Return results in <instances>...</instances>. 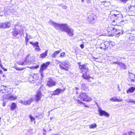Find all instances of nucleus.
<instances>
[{
    "label": "nucleus",
    "instance_id": "nucleus-1",
    "mask_svg": "<svg viewBox=\"0 0 135 135\" xmlns=\"http://www.w3.org/2000/svg\"><path fill=\"white\" fill-rule=\"evenodd\" d=\"M48 23L53 26L57 30L65 31L70 37H72L74 34V30L68 26L66 24H59L51 20H50Z\"/></svg>",
    "mask_w": 135,
    "mask_h": 135
},
{
    "label": "nucleus",
    "instance_id": "nucleus-2",
    "mask_svg": "<svg viewBox=\"0 0 135 135\" xmlns=\"http://www.w3.org/2000/svg\"><path fill=\"white\" fill-rule=\"evenodd\" d=\"M34 59L35 58L33 56H30L28 54L27 56L26 59H22L18 61V64L22 65H25L27 64H29L34 62Z\"/></svg>",
    "mask_w": 135,
    "mask_h": 135
},
{
    "label": "nucleus",
    "instance_id": "nucleus-3",
    "mask_svg": "<svg viewBox=\"0 0 135 135\" xmlns=\"http://www.w3.org/2000/svg\"><path fill=\"white\" fill-rule=\"evenodd\" d=\"M79 98L84 101L89 102L92 100V98L91 97H88L85 93L82 92L79 96Z\"/></svg>",
    "mask_w": 135,
    "mask_h": 135
},
{
    "label": "nucleus",
    "instance_id": "nucleus-4",
    "mask_svg": "<svg viewBox=\"0 0 135 135\" xmlns=\"http://www.w3.org/2000/svg\"><path fill=\"white\" fill-rule=\"evenodd\" d=\"M62 64H60L59 66L60 68L62 70H68V68L70 66V64L67 61H65L61 63Z\"/></svg>",
    "mask_w": 135,
    "mask_h": 135
},
{
    "label": "nucleus",
    "instance_id": "nucleus-5",
    "mask_svg": "<svg viewBox=\"0 0 135 135\" xmlns=\"http://www.w3.org/2000/svg\"><path fill=\"white\" fill-rule=\"evenodd\" d=\"M11 26V22H10L7 21L5 22L0 23V28H9Z\"/></svg>",
    "mask_w": 135,
    "mask_h": 135
},
{
    "label": "nucleus",
    "instance_id": "nucleus-6",
    "mask_svg": "<svg viewBox=\"0 0 135 135\" xmlns=\"http://www.w3.org/2000/svg\"><path fill=\"white\" fill-rule=\"evenodd\" d=\"M11 89L10 88H9L8 86L2 85L1 86L0 88V93H7L8 94H9L10 93H8L9 89Z\"/></svg>",
    "mask_w": 135,
    "mask_h": 135
},
{
    "label": "nucleus",
    "instance_id": "nucleus-7",
    "mask_svg": "<svg viewBox=\"0 0 135 135\" xmlns=\"http://www.w3.org/2000/svg\"><path fill=\"white\" fill-rule=\"evenodd\" d=\"M98 113L100 116H104L107 117H108L110 114L104 110L102 109L101 108H99L98 110Z\"/></svg>",
    "mask_w": 135,
    "mask_h": 135
},
{
    "label": "nucleus",
    "instance_id": "nucleus-8",
    "mask_svg": "<svg viewBox=\"0 0 135 135\" xmlns=\"http://www.w3.org/2000/svg\"><path fill=\"white\" fill-rule=\"evenodd\" d=\"M47 85L48 86L52 87L56 85V82L52 79L51 78H49L47 83Z\"/></svg>",
    "mask_w": 135,
    "mask_h": 135
},
{
    "label": "nucleus",
    "instance_id": "nucleus-9",
    "mask_svg": "<svg viewBox=\"0 0 135 135\" xmlns=\"http://www.w3.org/2000/svg\"><path fill=\"white\" fill-rule=\"evenodd\" d=\"M96 18V16L94 14L92 13L88 16L87 18L88 21L90 23H93L95 21Z\"/></svg>",
    "mask_w": 135,
    "mask_h": 135
},
{
    "label": "nucleus",
    "instance_id": "nucleus-10",
    "mask_svg": "<svg viewBox=\"0 0 135 135\" xmlns=\"http://www.w3.org/2000/svg\"><path fill=\"white\" fill-rule=\"evenodd\" d=\"M15 30L12 32V35L14 36H16L19 34H22L23 31L22 30H20L14 28Z\"/></svg>",
    "mask_w": 135,
    "mask_h": 135
},
{
    "label": "nucleus",
    "instance_id": "nucleus-11",
    "mask_svg": "<svg viewBox=\"0 0 135 135\" xmlns=\"http://www.w3.org/2000/svg\"><path fill=\"white\" fill-rule=\"evenodd\" d=\"M37 74H34L33 76H31L29 79V81L31 83H33V82L38 80V77L37 76Z\"/></svg>",
    "mask_w": 135,
    "mask_h": 135
},
{
    "label": "nucleus",
    "instance_id": "nucleus-12",
    "mask_svg": "<svg viewBox=\"0 0 135 135\" xmlns=\"http://www.w3.org/2000/svg\"><path fill=\"white\" fill-rule=\"evenodd\" d=\"M127 10H128L129 12H131L132 14L135 13V5H131L128 6Z\"/></svg>",
    "mask_w": 135,
    "mask_h": 135
},
{
    "label": "nucleus",
    "instance_id": "nucleus-13",
    "mask_svg": "<svg viewBox=\"0 0 135 135\" xmlns=\"http://www.w3.org/2000/svg\"><path fill=\"white\" fill-rule=\"evenodd\" d=\"M50 63L49 62H46L45 63H44L42 65L40 68V71H43L44 70L46 69L48 66L50 64Z\"/></svg>",
    "mask_w": 135,
    "mask_h": 135
},
{
    "label": "nucleus",
    "instance_id": "nucleus-14",
    "mask_svg": "<svg viewBox=\"0 0 135 135\" xmlns=\"http://www.w3.org/2000/svg\"><path fill=\"white\" fill-rule=\"evenodd\" d=\"M42 93L39 90L36 95V101H39L41 99V98L42 97Z\"/></svg>",
    "mask_w": 135,
    "mask_h": 135
},
{
    "label": "nucleus",
    "instance_id": "nucleus-15",
    "mask_svg": "<svg viewBox=\"0 0 135 135\" xmlns=\"http://www.w3.org/2000/svg\"><path fill=\"white\" fill-rule=\"evenodd\" d=\"M64 91V90H62V89L60 88L57 89L53 92V93L52 95H59L60 93H62Z\"/></svg>",
    "mask_w": 135,
    "mask_h": 135
},
{
    "label": "nucleus",
    "instance_id": "nucleus-16",
    "mask_svg": "<svg viewBox=\"0 0 135 135\" xmlns=\"http://www.w3.org/2000/svg\"><path fill=\"white\" fill-rule=\"evenodd\" d=\"M104 44L105 45V47H106V49H109L111 47V46L110 45H111L112 46H112L113 45V44L112 43V42L111 41L110 42H109L108 41H105L104 42Z\"/></svg>",
    "mask_w": 135,
    "mask_h": 135
},
{
    "label": "nucleus",
    "instance_id": "nucleus-17",
    "mask_svg": "<svg viewBox=\"0 0 135 135\" xmlns=\"http://www.w3.org/2000/svg\"><path fill=\"white\" fill-rule=\"evenodd\" d=\"M87 64H85L80 65V69L81 70L83 69L86 71V72H88V69L86 66Z\"/></svg>",
    "mask_w": 135,
    "mask_h": 135
},
{
    "label": "nucleus",
    "instance_id": "nucleus-18",
    "mask_svg": "<svg viewBox=\"0 0 135 135\" xmlns=\"http://www.w3.org/2000/svg\"><path fill=\"white\" fill-rule=\"evenodd\" d=\"M110 100L113 102H121L123 101V99L122 98L119 99L117 98L116 97H113L111 98Z\"/></svg>",
    "mask_w": 135,
    "mask_h": 135
},
{
    "label": "nucleus",
    "instance_id": "nucleus-19",
    "mask_svg": "<svg viewBox=\"0 0 135 135\" xmlns=\"http://www.w3.org/2000/svg\"><path fill=\"white\" fill-rule=\"evenodd\" d=\"M129 76V79L132 82H135V75L132 73H131Z\"/></svg>",
    "mask_w": 135,
    "mask_h": 135
},
{
    "label": "nucleus",
    "instance_id": "nucleus-20",
    "mask_svg": "<svg viewBox=\"0 0 135 135\" xmlns=\"http://www.w3.org/2000/svg\"><path fill=\"white\" fill-rule=\"evenodd\" d=\"M118 65L121 68L124 69H126V65L122 62H119Z\"/></svg>",
    "mask_w": 135,
    "mask_h": 135
},
{
    "label": "nucleus",
    "instance_id": "nucleus-21",
    "mask_svg": "<svg viewBox=\"0 0 135 135\" xmlns=\"http://www.w3.org/2000/svg\"><path fill=\"white\" fill-rule=\"evenodd\" d=\"M109 29L111 30V32L113 33H116L117 32V29L113 26L108 27V30H109Z\"/></svg>",
    "mask_w": 135,
    "mask_h": 135
},
{
    "label": "nucleus",
    "instance_id": "nucleus-22",
    "mask_svg": "<svg viewBox=\"0 0 135 135\" xmlns=\"http://www.w3.org/2000/svg\"><path fill=\"white\" fill-rule=\"evenodd\" d=\"M113 16L116 19V20L117 21L121 19L122 16L121 14H114Z\"/></svg>",
    "mask_w": 135,
    "mask_h": 135
},
{
    "label": "nucleus",
    "instance_id": "nucleus-23",
    "mask_svg": "<svg viewBox=\"0 0 135 135\" xmlns=\"http://www.w3.org/2000/svg\"><path fill=\"white\" fill-rule=\"evenodd\" d=\"M135 90V88L133 87H131L127 90V93H133Z\"/></svg>",
    "mask_w": 135,
    "mask_h": 135
},
{
    "label": "nucleus",
    "instance_id": "nucleus-24",
    "mask_svg": "<svg viewBox=\"0 0 135 135\" xmlns=\"http://www.w3.org/2000/svg\"><path fill=\"white\" fill-rule=\"evenodd\" d=\"M61 51V50H60L57 51H56L54 52L52 55V57L53 58L55 57L57 55L59 54L60 53Z\"/></svg>",
    "mask_w": 135,
    "mask_h": 135
},
{
    "label": "nucleus",
    "instance_id": "nucleus-25",
    "mask_svg": "<svg viewBox=\"0 0 135 135\" xmlns=\"http://www.w3.org/2000/svg\"><path fill=\"white\" fill-rule=\"evenodd\" d=\"M82 77L83 78L86 79H88L89 78H91L89 75H88L87 74L86 72H85V74H83Z\"/></svg>",
    "mask_w": 135,
    "mask_h": 135
},
{
    "label": "nucleus",
    "instance_id": "nucleus-26",
    "mask_svg": "<svg viewBox=\"0 0 135 135\" xmlns=\"http://www.w3.org/2000/svg\"><path fill=\"white\" fill-rule=\"evenodd\" d=\"M33 101L32 98H30L28 100L25 101V105H28L31 104Z\"/></svg>",
    "mask_w": 135,
    "mask_h": 135
},
{
    "label": "nucleus",
    "instance_id": "nucleus-27",
    "mask_svg": "<svg viewBox=\"0 0 135 135\" xmlns=\"http://www.w3.org/2000/svg\"><path fill=\"white\" fill-rule=\"evenodd\" d=\"M17 97H14L13 95H9L8 97V99L10 100H15L16 99Z\"/></svg>",
    "mask_w": 135,
    "mask_h": 135
},
{
    "label": "nucleus",
    "instance_id": "nucleus-28",
    "mask_svg": "<svg viewBox=\"0 0 135 135\" xmlns=\"http://www.w3.org/2000/svg\"><path fill=\"white\" fill-rule=\"evenodd\" d=\"M81 89L83 90H86L87 89V86H86V84L84 83H81Z\"/></svg>",
    "mask_w": 135,
    "mask_h": 135
},
{
    "label": "nucleus",
    "instance_id": "nucleus-29",
    "mask_svg": "<svg viewBox=\"0 0 135 135\" xmlns=\"http://www.w3.org/2000/svg\"><path fill=\"white\" fill-rule=\"evenodd\" d=\"M48 51H46L44 53L40 55L41 57L43 58L45 57L47 55Z\"/></svg>",
    "mask_w": 135,
    "mask_h": 135
},
{
    "label": "nucleus",
    "instance_id": "nucleus-30",
    "mask_svg": "<svg viewBox=\"0 0 135 135\" xmlns=\"http://www.w3.org/2000/svg\"><path fill=\"white\" fill-rule=\"evenodd\" d=\"M17 105L16 103H12L11 106V109L12 110H13L15 109Z\"/></svg>",
    "mask_w": 135,
    "mask_h": 135
},
{
    "label": "nucleus",
    "instance_id": "nucleus-31",
    "mask_svg": "<svg viewBox=\"0 0 135 135\" xmlns=\"http://www.w3.org/2000/svg\"><path fill=\"white\" fill-rule=\"evenodd\" d=\"M105 46L104 42L101 44V45H100V48L101 49H103L104 50H105L106 49V47H105Z\"/></svg>",
    "mask_w": 135,
    "mask_h": 135
},
{
    "label": "nucleus",
    "instance_id": "nucleus-32",
    "mask_svg": "<svg viewBox=\"0 0 135 135\" xmlns=\"http://www.w3.org/2000/svg\"><path fill=\"white\" fill-rule=\"evenodd\" d=\"M125 101L129 103H132L135 104V101H134L132 99H126Z\"/></svg>",
    "mask_w": 135,
    "mask_h": 135
},
{
    "label": "nucleus",
    "instance_id": "nucleus-33",
    "mask_svg": "<svg viewBox=\"0 0 135 135\" xmlns=\"http://www.w3.org/2000/svg\"><path fill=\"white\" fill-rule=\"evenodd\" d=\"M97 125L96 124H94L89 126V127L90 128H94L96 127Z\"/></svg>",
    "mask_w": 135,
    "mask_h": 135
},
{
    "label": "nucleus",
    "instance_id": "nucleus-34",
    "mask_svg": "<svg viewBox=\"0 0 135 135\" xmlns=\"http://www.w3.org/2000/svg\"><path fill=\"white\" fill-rule=\"evenodd\" d=\"M29 118L31 120V122H33V121H35V119L31 115H30L29 116Z\"/></svg>",
    "mask_w": 135,
    "mask_h": 135
},
{
    "label": "nucleus",
    "instance_id": "nucleus-35",
    "mask_svg": "<svg viewBox=\"0 0 135 135\" xmlns=\"http://www.w3.org/2000/svg\"><path fill=\"white\" fill-rule=\"evenodd\" d=\"M38 42H36L35 43H34L33 44V45L35 46L36 47L39 48V46L38 45Z\"/></svg>",
    "mask_w": 135,
    "mask_h": 135
},
{
    "label": "nucleus",
    "instance_id": "nucleus-36",
    "mask_svg": "<svg viewBox=\"0 0 135 135\" xmlns=\"http://www.w3.org/2000/svg\"><path fill=\"white\" fill-rule=\"evenodd\" d=\"M31 38L29 37H26L25 38V42H28L29 39L30 38Z\"/></svg>",
    "mask_w": 135,
    "mask_h": 135
},
{
    "label": "nucleus",
    "instance_id": "nucleus-37",
    "mask_svg": "<svg viewBox=\"0 0 135 135\" xmlns=\"http://www.w3.org/2000/svg\"><path fill=\"white\" fill-rule=\"evenodd\" d=\"M65 52L61 53L60 56V57L63 58L64 57V55H65Z\"/></svg>",
    "mask_w": 135,
    "mask_h": 135
},
{
    "label": "nucleus",
    "instance_id": "nucleus-38",
    "mask_svg": "<svg viewBox=\"0 0 135 135\" xmlns=\"http://www.w3.org/2000/svg\"><path fill=\"white\" fill-rule=\"evenodd\" d=\"M129 135H135V134L134 132L131 131L129 132Z\"/></svg>",
    "mask_w": 135,
    "mask_h": 135
},
{
    "label": "nucleus",
    "instance_id": "nucleus-39",
    "mask_svg": "<svg viewBox=\"0 0 135 135\" xmlns=\"http://www.w3.org/2000/svg\"><path fill=\"white\" fill-rule=\"evenodd\" d=\"M32 68L37 69L39 67V66L38 65H37L35 66H32Z\"/></svg>",
    "mask_w": 135,
    "mask_h": 135
},
{
    "label": "nucleus",
    "instance_id": "nucleus-40",
    "mask_svg": "<svg viewBox=\"0 0 135 135\" xmlns=\"http://www.w3.org/2000/svg\"><path fill=\"white\" fill-rule=\"evenodd\" d=\"M77 102L79 103L83 104L84 105L85 104V103H84L81 102L79 100H77Z\"/></svg>",
    "mask_w": 135,
    "mask_h": 135
},
{
    "label": "nucleus",
    "instance_id": "nucleus-41",
    "mask_svg": "<svg viewBox=\"0 0 135 135\" xmlns=\"http://www.w3.org/2000/svg\"><path fill=\"white\" fill-rule=\"evenodd\" d=\"M20 102L21 103L24 105H25V101L24 100H22Z\"/></svg>",
    "mask_w": 135,
    "mask_h": 135
},
{
    "label": "nucleus",
    "instance_id": "nucleus-42",
    "mask_svg": "<svg viewBox=\"0 0 135 135\" xmlns=\"http://www.w3.org/2000/svg\"><path fill=\"white\" fill-rule=\"evenodd\" d=\"M123 33V31H121L120 32H118V33H117V35H122Z\"/></svg>",
    "mask_w": 135,
    "mask_h": 135
},
{
    "label": "nucleus",
    "instance_id": "nucleus-43",
    "mask_svg": "<svg viewBox=\"0 0 135 135\" xmlns=\"http://www.w3.org/2000/svg\"><path fill=\"white\" fill-rule=\"evenodd\" d=\"M62 8L63 9H67V7L66 5H64L62 6Z\"/></svg>",
    "mask_w": 135,
    "mask_h": 135
},
{
    "label": "nucleus",
    "instance_id": "nucleus-44",
    "mask_svg": "<svg viewBox=\"0 0 135 135\" xmlns=\"http://www.w3.org/2000/svg\"><path fill=\"white\" fill-rule=\"evenodd\" d=\"M117 88L118 90H119V91H120L121 90V89H120V87H119V84H118L117 85Z\"/></svg>",
    "mask_w": 135,
    "mask_h": 135
},
{
    "label": "nucleus",
    "instance_id": "nucleus-45",
    "mask_svg": "<svg viewBox=\"0 0 135 135\" xmlns=\"http://www.w3.org/2000/svg\"><path fill=\"white\" fill-rule=\"evenodd\" d=\"M80 46L82 49H83L84 47V46L83 44H81L80 45Z\"/></svg>",
    "mask_w": 135,
    "mask_h": 135
},
{
    "label": "nucleus",
    "instance_id": "nucleus-46",
    "mask_svg": "<svg viewBox=\"0 0 135 135\" xmlns=\"http://www.w3.org/2000/svg\"><path fill=\"white\" fill-rule=\"evenodd\" d=\"M119 62H118V61L113 62H112V64H117L118 65Z\"/></svg>",
    "mask_w": 135,
    "mask_h": 135
},
{
    "label": "nucleus",
    "instance_id": "nucleus-47",
    "mask_svg": "<svg viewBox=\"0 0 135 135\" xmlns=\"http://www.w3.org/2000/svg\"><path fill=\"white\" fill-rule=\"evenodd\" d=\"M33 130L32 129H30L28 130V132L31 133L32 132Z\"/></svg>",
    "mask_w": 135,
    "mask_h": 135
},
{
    "label": "nucleus",
    "instance_id": "nucleus-48",
    "mask_svg": "<svg viewBox=\"0 0 135 135\" xmlns=\"http://www.w3.org/2000/svg\"><path fill=\"white\" fill-rule=\"evenodd\" d=\"M40 71V74H41V76L42 77H44V74H43V73L42 72V71Z\"/></svg>",
    "mask_w": 135,
    "mask_h": 135
},
{
    "label": "nucleus",
    "instance_id": "nucleus-49",
    "mask_svg": "<svg viewBox=\"0 0 135 135\" xmlns=\"http://www.w3.org/2000/svg\"><path fill=\"white\" fill-rule=\"evenodd\" d=\"M86 1V3L88 4L90 3H91L90 0H87Z\"/></svg>",
    "mask_w": 135,
    "mask_h": 135
},
{
    "label": "nucleus",
    "instance_id": "nucleus-50",
    "mask_svg": "<svg viewBox=\"0 0 135 135\" xmlns=\"http://www.w3.org/2000/svg\"><path fill=\"white\" fill-rule=\"evenodd\" d=\"M123 135H129V132H125V133Z\"/></svg>",
    "mask_w": 135,
    "mask_h": 135
},
{
    "label": "nucleus",
    "instance_id": "nucleus-51",
    "mask_svg": "<svg viewBox=\"0 0 135 135\" xmlns=\"http://www.w3.org/2000/svg\"><path fill=\"white\" fill-rule=\"evenodd\" d=\"M16 69V70H21V69L20 68H17Z\"/></svg>",
    "mask_w": 135,
    "mask_h": 135
},
{
    "label": "nucleus",
    "instance_id": "nucleus-52",
    "mask_svg": "<svg viewBox=\"0 0 135 135\" xmlns=\"http://www.w3.org/2000/svg\"><path fill=\"white\" fill-rule=\"evenodd\" d=\"M81 62H79L78 63V66H79V67L80 68V65H80Z\"/></svg>",
    "mask_w": 135,
    "mask_h": 135
},
{
    "label": "nucleus",
    "instance_id": "nucleus-53",
    "mask_svg": "<svg viewBox=\"0 0 135 135\" xmlns=\"http://www.w3.org/2000/svg\"><path fill=\"white\" fill-rule=\"evenodd\" d=\"M75 89L76 90V91H77V90H78L79 89V88L76 87H75Z\"/></svg>",
    "mask_w": 135,
    "mask_h": 135
},
{
    "label": "nucleus",
    "instance_id": "nucleus-54",
    "mask_svg": "<svg viewBox=\"0 0 135 135\" xmlns=\"http://www.w3.org/2000/svg\"><path fill=\"white\" fill-rule=\"evenodd\" d=\"M35 49L36 50H39L40 49L39 48H39H38V47H37Z\"/></svg>",
    "mask_w": 135,
    "mask_h": 135
},
{
    "label": "nucleus",
    "instance_id": "nucleus-55",
    "mask_svg": "<svg viewBox=\"0 0 135 135\" xmlns=\"http://www.w3.org/2000/svg\"><path fill=\"white\" fill-rule=\"evenodd\" d=\"M2 71L1 70H0V74H2Z\"/></svg>",
    "mask_w": 135,
    "mask_h": 135
},
{
    "label": "nucleus",
    "instance_id": "nucleus-56",
    "mask_svg": "<svg viewBox=\"0 0 135 135\" xmlns=\"http://www.w3.org/2000/svg\"><path fill=\"white\" fill-rule=\"evenodd\" d=\"M30 44L32 45H33V44H34L32 42H30Z\"/></svg>",
    "mask_w": 135,
    "mask_h": 135
},
{
    "label": "nucleus",
    "instance_id": "nucleus-57",
    "mask_svg": "<svg viewBox=\"0 0 135 135\" xmlns=\"http://www.w3.org/2000/svg\"><path fill=\"white\" fill-rule=\"evenodd\" d=\"M3 69H4V71H7V69L4 68H3Z\"/></svg>",
    "mask_w": 135,
    "mask_h": 135
},
{
    "label": "nucleus",
    "instance_id": "nucleus-58",
    "mask_svg": "<svg viewBox=\"0 0 135 135\" xmlns=\"http://www.w3.org/2000/svg\"><path fill=\"white\" fill-rule=\"evenodd\" d=\"M46 132H44L43 133V135H46Z\"/></svg>",
    "mask_w": 135,
    "mask_h": 135
},
{
    "label": "nucleus",
    "instance_id": "nucleus-59",
    "mask_svg": "<svg viewBox=\"0 0 135 135\" xmlns=\"http://www.w3.org/2000/svg\"><path fill=\"white\" fill-rule=\"evenodd\" d=\"M43 130L44 131V132H46L45 129H43Z\"/></svg>",
    "mask_w": 135,
    "mask_h": 135
},
{
    "label": "nucleus",
    "instance_id": "nucleus-60",
    "mask_svg": "<svg viewBox=\"0 0 135 135\" xmlns=\"http://www.w3.org/2000/svg\"><path fill=\"white\" fill-rule=\"evenodd\" d=\"M26 37H28V35L27 33H26Z\"/></svg>",
    "mask_w": 135,
    "mask_h": 135
},
{
    "label": "nucleus",
    "instance_id": "nucleus-61",
    "mask_svg": "<svg viewBox=\"0 0 135 135\" xmlns=\"http://www.w3.org/2000/svg\"><path fill=\"white\" fill-rule=\"evenodd\" d=\"M133 95L134 96V97H135V93L133 94Z\"/></svg>",
    "mask_w": 135,
    "mask_h": 135
},
{
    "label": "nucleus",
    "instance_id": "nucleus-62",
    "mask_svg": "<svg viewBox=\"0 0 135 135\" xmlns=\"http://www.w3.org/2000/svg\"><path fill=\"white\" fill-rule=\"evenodd\" d=\"M131 73H131V72H128V73H129V76H130V74H131Z\"/></svg>",
    "mask_w": 135,
    "mask_h": 135
},
{
    "label": "nucleus",
    "instance_id": "nucleus-63",
    "mask_svg": "<svg viewBox=\"0 0 135 135\" xmlns=\"http://www.w3.org/2000/svg\"><path fill=\"white\" fill-rule=\"evenodd\" d=\"M59 5L60 6H62V4H59Z\"/></svg>",
    "mask_w": 135,
    "mask_h": 135
},
{
    "label": "nucleus",
    "instance_id": "nucleus-64",
    "mask_svg": "<svg viewBox=\"0 0 135 135\" xmlns=\"http://www.w3.org/2000/svg\"><path fill=\"white\" fill-rule=\"evenodd\" d=\"M28 37H31V38H32V37H31L30 35H28Z\"/></svg>",
    "mask_w": 135,
    "mask_h": 135
}]
</instances>
